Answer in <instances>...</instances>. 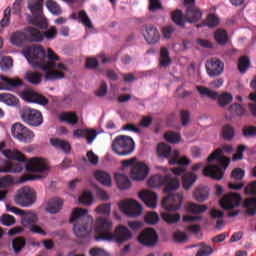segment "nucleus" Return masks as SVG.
<instances>
[{
    "label": "nucleus",
    "instance_id": "nucleus-1",
    "mask_svg": "<svg viewBox=\"0 0 256 256\" xmlns=\"http://www.w3.org/2000/svg\"><path fill=\"white\" fill-rule=\"evenodd\" d=\"M24 55L32 65V67H39L45 71V81H56L65 78V73L55 69L57 61H60L59 56L51 48H45L39 44H33L24 50Z\"/></svg>",
    "mask_w": 256,
    "mask_h": 256
},
{
    "label": "nucleus",
    "instance_id": "nucleus-2",
    "mask_svg": "<svg viewBox=\"0 0 256 256\" xmlns=\"http://www.w3.org/2000/svg\"><path fill=\"white\" fill-rule=\"evenodd\" d=\"M95 231V241H114L118 245H123L133 239V233L127 226L120 224L113 231V223L103 217L96 219Z\"/></svg>",
    "mask_w": 256,
    "mask_h": 256
},
{
    "label": "nucleus",
    "instance_id": "nucleus-3",
    "mask_svg": "<svg viewBox=\"0 0 256 256\" xmlns=\"http://www.w3.org/2000/svg\"><path fill=\"white\" fill-rule=\"evenodd\" d=\"M224 153H232L233 152V146L226 144L222 146L221 148L216 149L212 154L209 155L207 158V161L211 163V161H214V159L217 160V164L215 165H208L206 166L202 173L205 175V177H211V179H215L216 181H221L223 179V176L225 175V169L229 167L230 160L229 158L225 156H221Z\"/></svg>",
    "mask_w": 256,
    "mask_h": 256
},
{
    "label": "nucleus",
    "instance_id": "nucleus-4",
    "mask_svg": "<svg viewBox=\"0 0 256 256\" xmlns=\"http://www.w3.org/2000/svg\"><path fill=\"white\" fill-rule=\"evenodd\" d=\"M2 155L12 161H18L19 163H26V171L30 173H45L49 171V162L43 158H32L27 161V157L17 149H6L2 151Z\"/></svg>",
    "mask_w": 256,
    "mask_h": 256
},
{
    "label": "nucleus",
    "instance_id": "nucleus-5",
    "mask_svg": "<svg viewBox=\"0 0 256 256\" xmlns=\"http://www.w3.org/2000/svg\"><path fill=\"white\" fill-rule=\"evenodd\" d=\"M89 211L85 208H75L70 217V223L74 224L73 231L76 237H89L93 231V218L87 217Z\"/></svg>",
    "mask_w": 256,
    "mask_h": 256
},
{
    "label": "nucleus",
    "instance_id": "nucleus-6",
    "mask_svg": "<svg viewBox=\"0 0 256 256\" xmlns=\"http://www.w3.org/2000/svg\"><path fill=\"white\" fill-rule=\"evenodd\" d=\"M147 185L153 189L164 185V193H171L179 189L181 181L177 177H173L171 174H166L165 176L156 174L148 180Z\"/></svg>",
    "mask_w": 256,
    "mask_h": 256
},
{
    "label": "nucleus",
    "instance_id": "nucleus-7",
    "mask_svg": "<svg viewBox=\"0 0 256 256\" xmlns=\"http://www.w3.org/2000/svg\"><path fill=\"white\" fill-rule=\"evenodd\" d=\"M112 151L119 157H127L135 151V141L129 136L119 135L112 143Z\"/></svg>",
    "mask_w": 256,
    "mask_h": 256
},
{
    "label": "nucleus",
    "instance_id": "nucleus-8",
    "mask_svg": "<svg viewBox=\"0 0 256 256\" xmlns=\"http://www.w3.org/2000/svg\"><path fill=\"white\" fill-rule=\"evenodd\" d=\"M14 201L20 207H31L37 201V194L31 187L24 186L17 191Z\"/></svg>",
    "mask_w": 256,
    "mask_h": 256
},
{
    "label": "nucleus",
    "instance_id": "nucleus-9",
    "mask_svg": "<svg viewBox=\"0 0 256 256\" xmlns=\"http://www.w3.org/2000/svg\"><path fill=\"white\" fill-rule=\"evenodd\" d=\"M21 117L24 123H27L30 127H40V125H43V114L39 110L26 108L22 110Z\"/></svg>",
    "mask_w": 256,
    "mask_h": 256
},
{
    "label": "nucleus",
    "instance_id": "nucleus-10",
    "mask_svg": "<svg viewBox=\"0 0 256 256\" xmlns=\"http://www.w3.org/2000/svg\"><path fill=\"white\" fill-rule=\"evenodd\" d=\"M119 207L122 213L127 217L135 218L139 217V215L143 213V207L141 204L133 199L120 202Z\"/></svg>",
    "mask_w": 256,
    "mask_h": 256
},
{
    "label": "nucleus",
    "instance_id": "nucleus-11",
    "mask_svg": "<svg viewBox=\"0 0 256 256\" xmlns=\"http://www.w3.org/2000/svg\"><path fill=\"white\" fill-rule=\"evenodd\" d=\"M157 241H159V236L153 228H146L138 235V242L144 247H155Z\"/></svg>",
    "mask_w": 256,
    "mask_h": 256
},
{
    "label": "nucleus",
    "instance_id": "nucleus-12",
    "mask_svg": "<svg viewBox=\"0 0 256 256\" xmlns=\"http://www.w3.org/2000/svg\"><path fill=\"white\" fill-rule=\"evenodd\" d=\"M182 204H183V194L181 193L170 194L165 198H163L161 203L165 211H177L181 209Z\"/></svg>",
    "mask_w": 256,
    "mask_h": 256
},
{
    "label": "nucleus",
    "instance_id": "nucleus-13",
    "mask_svg": "<svg viewBox=\"0 0 256 256\" xmlns=\"http://www.w3.org/2000/svg\"><path fill=\"white\" fill-rule=\"evenodd\" d=\"M225 71V63L219 58H211L206 61V72L209 77H219Z\"/></svg>",
    "mask_w": 256,
    "mask_h": 256
},
{
    "label": "nucleus",
    "instance_id": "nucleus-14",
    "mask_svg": "<svg viewBox=\"0 0 256 256\" xmlns=\"http://www.w3.org/2000/svg\"><path fill=\"white\" fill-rule=\"evenodd\" d=\"M0 91H15L19 87H23L24 83L19 77L9 78L7 76L0 75Z\"/></svg>",
    "mask_w": 256,
    "mask_h": 256
},
{
    "label": "nucleus",
    "instance_id": "nucleus-15",
    "mask_svg": "<svg viewBox=\"0 0 256 256\" xmlns=\"http://www.w3.org/2000/svg\"><path fill=\"white\" fill-rule=\"evenodd\" d=\"M241 205V194L229 193L225 194L220 200V207L225 210L235 209Z\"/></svg>",
    "mask_w": 256,
    "mask_h": 256
},
{
    "label": "nucleus",
    "instance_id": "nucleus-16",
    "mask_svg": "<svg viewBox=\"0 0 256 256\" xmlns=\"http://www.w3.org/2000/svg\"><path fill=\"white\" fill-rule=\"evenodd\" d=\"M191 161L187 157L179 158V151H174V157L169 160V165H180V167H176L172 169V173L174 175H184L185 166L189 165Z\"/></svg>",
    "mask_w": 256,
    "mask_h": 256
},
{
    "label": "nucleus",
    "instance_id": "nucleus-17",
    "mask_svg": "<svg viewBox=\"0 0 256 256\" xmlns=\"http://www.w3.org/2000/svg\"><path fill=\"white\" fill-rule=\"evenodd\" d=\"M130 175L133 181H144L149 175V167L143 162H137L132 166L130 170Z\"/></svg>",
    "mask_w": 256,
    "mask_h": 256
},
{
    "label": "nucleus",
    "instance_id": "nucleus-18",
    "mask_svg": "<svg viewBox=\"0 0 256 256\" xmlns=\"http://www.w3.org/2000/svg\"><path fill=\"white\" fill-rule=\"evenodd\" d=\"M97 135L98 133L95 129L80 128L73 131L74 139L84 138L87 140L88 145H91L95 141Z\"/></svg>",
    "mask_w": 256,
    "mask_h": 256
},
{
    "label": "nucleus",
    "instance_id": "nucleus-19",
    "mask_svg": "<svg viewBox=\"0 0 256 256\" xmlns=\"http://www.w3.org/2000/svg\"><path fill=\"white\" fill-rule=\"evenodd\" d=\"M27 43H41L43 41V34L40 29L28 26L24 28Z\"/></svg>",
    "mask_w": 256,
    "mask_h": 256
},
{
    "label": "nucleus",
    "instance_id": "nucleus-20",
    "mask_svg": "<svg viewBox=\"0 0 256 256\" xmlns=\"http://www.w3.org/2000/svg\"><path fill=\"white\" fill-rule=\"evenodd\" d=\"M23 97L26 99V101H29L30 103H37L38 105H48L49 99L39 93L31 92V91H24Z\"/></svg>",
    "mask_w": 256,
    "mask_h": 256
},
{
    "label": "nucleus",
    "instance_id": "nucleus-21",
    "mask_svg": "<svg viewBox=\"0 0 256 256\" xmlns=\"http://www.w3.org/2000/svg\"><path fill=\"white\" fill-rule=\"evenodd\" d=\"M139 198L145 203L147 207H150V209H155V207H157L156 193L149 190H144L139 193Z\"/></svg>",
    "mask_w": 256,
    "mask_h": 256
},
{
    "label": "nucleus",
    "instance_id": "nucleus-22",
    "mask_svg": "<svg viewBox=\"0 0 256 256\" xmlns=\"http://www.w3.org/2000/svg\"><path fill=\"white\" fill-rule=\"evenodd\" d=\"M23 164L13 161H4L0 166V173H21Z\"/></svg>",
    "mask_w": 256,
    "mask_h": 256
},
{
    "label": "nucleus",
    "instance_id": "nucleus-23",
    "mask_svg": "<svg viewBox=\"0 0 256 256\" xmlns=\"http://www.w3.org/2000/svg\"><path fill=\"white\" fill-rule=\"evenodd\" d=\"M203 17V13L197 6H189L186 8L185 19L188 23H197Z\"/></svg>",
    "mask_w": 256,
    "mask_h": 256
},
{
    "label": "nucleus",
    "instance_id": "nucleus-24",
    "mask_svg": "<svg viewBox=\"0 0 256 256\" xmlns=\"http://www.w3.org/2000/svg\"><path fill=\"white\" fill-rule=\"evenodd\" d=\"M10 43L14 47H23L27 43V38L25 36V30H17L10 35Z\"/></svg>",
    "mask_w": 256,
    "mask_h": 256
},
{
    "label": "nucleus",
    "instance_id": "nucleus-25",
    "mask_svg": "<svg viewBox=\"0 0 256 256\" xmlns=\"http://www.w3.org/2000/svg\"><path fill=\"white\" fill-rule=\"evenodd\" d=\"M144 38L147 41V43H157L160 39V34L157 28L149 25L145 26V34Z\"/></svg>",
    "mask_w": 256,
    "mask_h": 256
},
{
    "label": "nucleus",
    "instance_id": "nucleus-26",
    "mask_svg": "<svg viewBox=\"0 0 256 256\" xmlns=\"http://www.w3.org/2000/svg\"><path fill=\"white\" fill-rule=\"evenodd\" d=\"M28 9L33 17H41L43 15V0H28Z\"/></svg>",
    "mask_w": 256,
    "mask_h": 256
},
{
    "label": "nucleus",
    "instance_id": "nucleus-27",
    "mask_svg": "<svg viewBox=\"0 0 256 256\" xmlns=\"http://www.w3.org/2000/svg\"><path fill=\"white\" fill-rule=\"evenodd\" d=\"M20 217H22V225L28 229L30 227H33V225H35V223L39 221V219L37 218V214L33 212L24 211V214L20 215Z\"/></svg>",
    "mask_w": 256,
    "mask_h": 256
},
{
    "label": "nucleus",
    "instance_id": "nucleus-28",
    "mask_svg": "<svg viewBox=\"0 0 256 256\" xmlns=\"http://www.w3.org/2000/svg\"><path fill=\"white\" fill-rule=\"evenodd\" d=\"M61 209H63V200L59 198H53L48 201L46 211L51 215H55V213H59Z\"/></svg>",
    "mask_w": 256,
    "mask_h": 256
},
{
    "label": "nucleus",
    "instance_id": "nucleus-29",
    "mask_svg": "<svg viewBox=\"0 0 256 256\" xmlns=\"http://www.w3.org/2000/svg\"><path fill=\"white\" fill-rule=\"evenodd\" d=\"M197 181V175L193 172H187L182 176V187L185 191H189Z\"/></svg>",
    "mask_w": 256,
    "mask_h": 256
},
{
    "label": "nucleus",
    "instance_id": "nucleus-30",
    "mask_svg": "<svg viewBox=\"0 0 256 256\" xmlns=\"http://www.w3.org/2000/svg\"><path fill=\"white\" fill-rule=\"evenodd\" d=\"M94 177L96 180H98L99 183H101V185H104L105 187H111L112 180L109 173L103 170H97L94 172Z\"/></svg>",
    "mask_w": 256,
    "mask_h": 256
},
{
    "label": "nucleus",
    "instance_id": "nucleus-31",
    "mask_svg": "<svg viewBox=\"0 0 256 256\" xmlns=\"http://www.w3.org/2000/svg\"><path fill=\"white\" fill-rule=\"evenodd\" d=\"M62 123H68V125H77L79 123V117L76 112H63L59 117Z\"/></svg>",
    "mask_w": 256,
    "mask_h": 256
},
{
    "label": "nucleus",
    "instance_id": "nucleus-32",
    "mask_svg": "<svg viewBox=\"0 0 256 256\" xmlns=\"http://www.w3.org/2000/svg\"><path fill=\"white\" fill-rule=\"evenodd\" d=\"M50 143L52 147L55 149H60L64 153H70L71 151V144L68 141L61 140L59 138H52L50 139Z\"/></svg>",
    "mask_w": 256,
    "mask_h": 256
},
{
    "label": "nucleus",
    "instance_id": "nucleus-33",
    "mask_svg": "<svg viewBox=\"0 0 256 256\" xmlns=\"http://www.w3.org/2000/svg\"><path fill=\"white\" fill-rule=\"evenodd\" d=\"M114 179L119 187V189H129L131 187V180L127 174L117 173Z\"/></svg>",
    "mask_w": 256,
    "mask_h": 256
},
{
    "label": "nucleus",
    "instance_id": "nucleus-34",
    "mask_svg": "<svg viewBox=\"0 0 256 256\" xmlns=\"http://www.w3.org/2000/svg\"><path fill=\"white\" fill-rule=\"evenodd\" d=\"M194 199L199 203H203V201H207L209 199V188L199 186L194 191Z\"/></svg>",
    "mask_w": 256,
    "mask_h": 256
},
{
    "label": "nucleus",
    "instance_id": "nucleus-35",
    "mask_svg": "<svg viewBox=\"0 0 256 256\" xmlns=\"http://www.w3.org/2000/svg\"><path fill=\"white\" fill-rule=\"evenodd\" d=\"M0 102L9 107H15L19 103V99L11 93H0Z\"/></svg>",
    "mask_w": 256,
    "mask_h": 256
},
{
    "label": "nucleus",
    "instance_id": "nucleus-36",
    "mask_svg": "<svg viewBox=\"0 0 256 256\" xmlns=\"http://www.w3.org/2000/svg\"><path fill=\"white\" fill-rule=\"evenodd\" d=\"M207 209H209V206L205 205V204H196L193 202H188L186 204V211H188V213H205L207 211Z\"/></svg>",
    "mask_w": 256,
    "mask_h": 256
},
{
    "label": "nucleus",
    "instance_id": "nucleus-37",
    "mask_svg": "<svg viewBox=\"0 0 256 256\" xmlns=\"http://www.w3.org/2000/svg\"><path fill=\"white\" fill-rule=\"evenodd\" d=\"M219 25V18L215 16V14H208L205 21L201 22L200 24H197V29L201 27H217Z\"/></svg>",
    "mask_w": 256,
    "mask_h": 256
},
{
    "label": "nucleus",
    "instance_id": "nucleus-38",
    "mask_svg": "<svg viewBox=\"0 0 256 256\" xmlns=\"http://www.w3.org/2000/svg\"><path fill=\"white\" fill-rule=\"evenodd\" d=\"M25 245H27V242L24 237L19 236L12 240V249L16 255H19L23 251Z\"/></svg>",
    "mask_w": 256,
    "mask_h": 256
},
{
    "label": "nucleus",
    "instance_id": "nucleus-39",
    "mask_svg": "<svg viewBox=\"0 0 256 256\" xmlns=\"http://www.w3.org/2000/svg\"><path fill=\"white\" fill-rule=\"evenodd\" d=\"M25 79L28 83H31V85H39L41 81H43V75L39 72L29 71L26 73Z\"/></svg>",
    "mask_w": 256,
    "mask_h": 256
},
{
    "label": "nucleus",
    "instance_id": "nucleus-40",
    "mask_svg": "<svg viewBox=\"0 0 256 256\" xmlns=\"http://www.w3.org/2000/svg\"><path fill=\"white\" fill-rule=\"evenodd\" d=\"M235 137V128L231 124H226L222 127V139L224 141H232Z\"/></svg>",
    "mask_w": 256,
    "mask_h": 256
},
{
    "label": "nucleus",
    "instance_id": "nucleus-41",
    "mask_svg": "<svg viewBox=\"0 0 256 256\" xmlns=\"http://www.w3.org/2000/svg\"><path fill=\"white\" fill-rule=\"evenodd\" d=\"M160 67H169L171 65V57L169 56V50L163 47L160 50V58H159Z\"/></svg>",
    "mask_w": 256,
    "mask_h": 256
},
{
    "label": "nucleus",
    "instance_id": "nucleus-42",
    "mask_svg": "<svg viewBox=\"0 0 256 256\" xmlns=\"http://www.w3.org/2000/svg\"><path fill=\"white\" fill-rule=\"evenodd\" d=\"M214 39L218 45H227V41H229V35L227 34V31L218 29L214 34Z\"/></svg>",
    "mask_w": 256,
    "mask_h": 256
},
{
    "label": "nucleus",
    "instance_id": "nucleus-43",
    "mask_svg": "<svg viewBox=\"0 0 256 256\" xmlns=\"http://www.w3.org/2000/svg\"><path fill=\"white\" fill-rule=\"evenodd\" d=\"M157 153H158V157L169 159V157H171V146L165 143H160L157 146Z\"/></svg>",
    "mask_w": 256,
    "mask_h": 256
},
{
    "label": "nucleus",
    "instance_id": "nucleus-44",
    "mask_svg": "<svg viewBox=\"0 0 256 256\" xmlns=\"http://www.w3.org/2000/svg\"><path fill=\"white\" fill-rule=\"evenodd\" d=\"M229 111L235 117H243L247 115V110H245V108L241 104H237V103L232 104L229 107Z\"/></svg>",
    "mask_w": 256,
    "mask_h": 256
},
{
    "label": "nucleus",
    "instance_id": "nucleus-45",
    "mask_svg": "<svg viewBox=\"0 0 256 256\" xmlns=\"http://www.w3.org/2000/svg\"><path fill=\"white\" fill-rule=\"evenodd\" d=\"M161 217L163 221H165L168 224L178 223V221H181V215L179 214H173L171 212H162Z\"/></svg>",
    "mask_w": 256,
    "mask_h": 256
},
{
    "label": "nucleus",
    "instance_id": "nucleus-46",
    "mask_svg": "<svg viewBox=\"0 0 256 256\" xmlns=\"http://www.w3.org/2000/svg\"><path fill=\"white\" fill-rule=\"evenodd\" d=\"M200 95L208 97V99H218L219 93L203 86H197Z\"/></svg>",
    "mask_w": 256,
    "mask_h": 256
},
{
    "label": "nucleus",
    "instance_id": "nucleus-47",
    "mask_svg": "<svg viewBox=\"0 0 256 256\" xmlns=\"http://www.w3.org/2000/svg\"><path fill=\"white\" fill-rule=\"evenodd\" d=\"M33 139H35V134L29 128H26L17 138L21 143H31Z\"/></svg>",
    "mask_w": 256,
    "mask_h": 256
},
{
    "label": "nucleus",
    "instance_id": "nucleus-48",
    "mask_svg": "<svg viewBox=\"0 0 256 256\" xmlns=\"http://www.w3.org/2000/svg\"><path fill=\"white\" fill-rule=\"evenodd\" d=\"M46 7H47L48 11H50V13H52V15L59 16L63 13L61 6H59V4H57V2H55L53 0H48L46 2Z\"/></svg>",
    "mask_w": 256,
    "mask_h": 256
},
{
    "label": "nucleus",
    "instance_id": "nucleus-49",
    "mask_svg": "<svg viewBox=\"0 0 256 256\" xmlns=\"http://www.w3.org/2000/svg\"><path fill=\"white\" fill-rule=\"evenodd\" d=\"M78 19L80 20V23L84 25V27H87V29H93V23L91 22V19L85 10L79 11Z\"/></svg>",
    "mask_w": 256,
    "mask_h": 256
},
{
    "label": "nucleus",
    "instance_id": "nucleus-50",
    "mask_svg": "<svg viewBox=\"0 0 256 256\" xmlns=\"http://www.w3.org/2000/svg\"><path fill=\"white\" fill-rule=\"evenodd\" d=\"M251 65V60H249V57L242 56L238 60V70L240 73L244 74L247 73V69H249Z\"/></svg>",
    "mask_w": 256,
    "mask_h": 256
},
{
    "label": "nucleus",
    "instance_id": "nucleus-51",
    "mask_svg": "<svg viewBox=\"0 0 256 256\" xmlns=\"http://www.w3.org/2000/svg\"><path fill=\"white\" fill-rule=\"evenodd\" d=\"M244 207H247V215L253 216L256 213V198H248L244 201Z\"/></svg>",
    "mask_w": 256,
    "mask_h": 256
},
{
    "label": "nucleus",
    "instance_id": "nucleus-52",
    "mask_svg": "<svg viewBox=\"0 0 256 256\" xmlns=\"http://www.w3.org/2000/svg\"><path fill=\"white\" fill-rule=\"evenodd\" d=\"M164 139L168 142V143H179V141H181V135L177 132H173V131H168L164 134Z\"/></svg>",
    "mask_w": 256,
    "mask_h": 256
},
{
    "label": "nucleus",
    "instance_id": "nucleus-53",
    "mask_svg": "<svg viewBox=\"0 0 256 256\" xmlns=\"http://www.w3.org/2000/svg\"><path fill=\"white\" fill-rule=\"evenodd\" d=\"M27 127H25L21 123H15L11 127V133L13 135L14 139H18V137L26 130Z\"/></svg>",
    "mask_w": 256,
    "mask_h": 256
},
{
    "label": "nucleus",
    "instance_id": "nucleus-54",
    "mask_svg": "<svg viewBox=\"0 0 256 256\" xmlns=\"http://www.w3.org/2000/svg\"><path fill=\"white\" fill-rule=\"evenodd\" d=\"M11 185H15V180H13L12 175L0 177V189H7V187H11Z\"/></svg>",
    "mask_w": 256,
    "mask_h": 256
},
{
    "label": "nucleus",
    "instance_id": "nucleus-55",
    "mask_svg": "<svg viewBox=\"0 0 256 256\" xmlns=\"http://www.w3.org/2000/svg\"><path fill=\"white\" fill-rule=\"evenodd\" d=\"M172 21H174L179 27H184L185 20L183 19V12L181 10L172 12Z\"/></svg>",
    "mask_w": 256,
    "mask_h": 256
},
{
    "label": "nucleus",
    "instance_id": "nucleus-56",
    "mask_svg": "<svg viewBox=\"0 0 256 256\" xmlns=\"http://www.w3.org/2000/svg\"><path fill=\"white\" fill-rule=\"evenodd\" d=\"M231 101H233V95H231L227 92L218 96V103H219L220 107H225V106L229 105V103H231Z\"/></svg>",
    "mask_w": 256,
    "mask_h": 256
},
{
    "label": "nucleus",
    "instance_id": "nucleus-57",
    "mask_svg": "<svg viewBox=\"0 0 256 256\" xmlns=\"http://www.w3.org/2000/svg\"><path fill=\"white\" fill-rule=\"evenodd\" d=\"M213 254V248L205 243L200 245V249L197 251L196 256H209Z\"/></svg>",
    "mask_w": 256,
    "mask_h": 256
},
{
    "label": "nucleus",
    "instance_id": "nucleus-58",
    "mask_svg": "<svg viewBox=\"0 0 256 256\" xmlns=\"http://www.w3.org/2000/svg\"><path fill=\"white\" fill-rule=\"evenodd\" d=\"M95 198H93V194L91 191L83 192L82 196L79 198L80 203L83 205H91Z\"/></svg>",
    "mask_w": 256,
    "mask_h": 256
},
{
    "label": "nucleus",
    "instance_id": "nucleus-59",
    "mask_svg": "<svg viewBox=\"0 0 256 256\" xmlns=\"http://www.w3.org/2000/svg\"><path fill=\"white\" fill-rule=\"evenodd\" d=\"M0 222L2 225H5V227H11V225H15L16 220L15 217L9 214H3L0 217Z\"/></svg>",
    "mask_w": 256,
    "mask_h": 256
},
{
    "label": "nucleus",
    "instance_id": "nucleus-60",
    "mask_svg": "<svg viewBox=\"0 0 256 256\" xmlns=\"http://www.w3.org/2000/svg\"><path fill=\"white\" fill-rule=\"evenodd\" d=\"M57 33V27L52 26L42 33V38L45 37L48 41H53L57 37Z\"/></svg>",
    "mask_w": 256,
    "mask_h": 256
},
{
    "label": "nucleus",
    "instance_id": "nucleus-61",
    "mask_svg": "<svg viewBox=\"0 0 256 256\" xmlns=\"http://www.w3.org/2000/svg\"><path fill=\"white\" fill-rule=\"evenodd\" d=\"M145 222L148 225H155L159 222V215L156 212H148L145 217Z\"/></svg>",
    "mask_w": 256,
    "mask_h": 256
},
{
    "label": "nucleus",
    "instance_id": "nucleus-62",
    "mask_svg": "<svg viewBox=\"0 0 256 256\" xmlns=\"http://www.w3.org/2000/svg\"><path fill=\"white\" fill-rule=\"evenodd\" d=\"M242 135L246 138L256 137V127L255 126H244L242 128Z\"/></svg>",
    "mask_w": 256,
    "mask_h": 256
},
{
    "label": "nucleus",
    "instance_id": "nucleus-63",
    "mask_svg": "<svg viewBox=\"0 0 256 256\" xmlns=\"http://www.w3.org/2000/svg\"><path fill=\"white\" fill-rule=\"evenodd\" d=\"M248 99L254 102V103L248 104V109L250 113L253 115V117H256V93L254 92L250 93L248 96Z\"/></svg>",
    "mask_w": 256,
    "mask_h": 256
},
{
    "label": "nucleus",
    "instance_id": "nucleus-64",
    "mask_svg": "<svg viewBox=\"0 0 256 256\" xmlns=\"http://www.w3.org/2000/svg\"><path fill=\"white\" fill-rule=\"evenodd\" d=\"M96 213L99 215H109L111 213V204H100L96 207Z\"/></svg>",
    "mask_w": 256,
    "mask_h": 256
}]
</instances>
